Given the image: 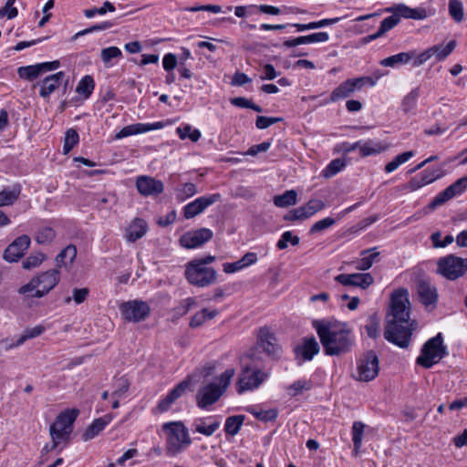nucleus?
<instances>
[{"instance_id":"obj_1","label":"nucleus","mask_w":467,"mask_h":467,"mask_svg":"<svg viewBox=\"0 0 467 467\" xmlns=\"http://www.w3.org/2000/svg\"><path fill=\"white\" fill-rule=\"evenodd\" d=\"M408 296L406 289H398L393 292L384 330L385 339L401 348L409 347L415 329V322L410 317Z\"/></svg>"},{"instance_id":"obj_2","label":"nucleus","mask_w":467,"mask_h":467,"mask_svg":"<svg viewBox=\"0 0 467 467\" xmlns=\"http://www.w3.org/2000/svg\"><path fill=\"white\" fill-rule=\"evenodd\" d=\"M312 327L317 331L326 355L337 356L348 350L350 331L347 324L323 318L313 320Z\"/></svg>"},{"instance_id":"obj_3","label":"nucleus","mask_w":467,"mask_h":467,"mask_svg":"<svg viewBox=\"0 0 467 467\" xmlns=\"http://www.w3.org/2000/svg\"><path fill=\"white\" fill-rule=\"evenodd\" d=\"M241 372L236 384L238 394L258 389L269 377V373L262 369L263 359L254 350H248L240 358Z\"/></svg>"},{"instance_id":"obj_4","label":"nucleus","mask_w":467,"mask_h":467,"mask_svg":"<svg viewBox=\"0 0 467 467\" xmlns=\"http://www.w3.org/2000/svg\"><path fill=\"white\" fill-rule=\"evenodd\" d=\"M387 12L392 13V16L386 17L380 24L379 30L371 35H368L365 40L366 42L374 40L382 36L385 33L396 26L400 17L410 18L415 20H422L427 17V12L422 7L411 8L404 4H399L386 9Z\"/></svg>"},{"instance_id":"obj_5","label":"nucleus","mask_w":467,"mask_h":467,"mask_svg":"<svg viewBox=\"0 0 467 467\" xmlns=\"http://www.w3.org/2000/svg\"><path fill=\"white\" fill-rule=\"evenodd\" d=\"M162 430L167 435L165 452L169 457L180 454L192 443L188 429L182 421L166 422Z\"/></svg>"},{"instance_id":"obj_6","label":"nucleus","mask_w":467,"mask_h":467,"mask_svg":"<svg viewBox=\"0 0 467 467\" xmlns=\"http://www.w3.org/2000/svg\"><path fill=\"white\" fill-rule=\"evenodd\" d=\"M78 414L79 410L78 409H67L57 416L55 421L49 428L52 448H57L61 441L68 440L72 432L73 423Z\"/></svg>"},{"instance_id":"obj_7","label":"nucleus","mask_w":467,"mask_h":467,"mask_svg":"<svg viewBox=\"0 0 467 467\" xmlns=\"http://www.w3.org/2000/svg\"><path fill=\"white\" fill-rule=\"evenodd\" d=\"M184 275L192 285L207 287L216 282L218 275L213 267L202 265L192 260L185 265Z\"/></svg>"},{"instance_id":"obj_8","label":"nucleus","mask_w":467,"mask_h":467,"mask_svg":"<svg viewBox=\"0 0 467 467\" xmlns=\"http://www.w3.org/2000/svg\"><path fill=\"white\" fill-rule=\"evenodd\" d=\"M446 354L447 351L443 346L441 334L439 333L423 345L420 355L417 358V364L425 368H430L437 364Z\"/></svg>"},{"instance_id":"obj_9","label":"nucleus","mask_w":467,"mask_h":467,"mask_svg":"<svg viewBox=\"0 0 467 467\" xmlns=\"http://www.w3.org/2000/svg\"><path fill=\"white\" fill-rule=\"evenodd\" d=\"M249 350H254L258 355L264 352L273 359H279L283 352L275 335L266 327L259 329L256 344Z\"/></svg>"},{"instance_id":"obj_10","label":"nucleus","mask_w":467,"mask_h":467,"mask_svg":"<svg viewBox=\"0 0 467 467\" xmlns=\"http://www.w3.org/2000/svg\"><path fill=\"white\" fill-rule=\"evenodd\" d=\"M438 273L449 280H456L467 272V258L449 254L439 259Z\"/></svg>"},{"instance_id":"obj_11","label":"nucleus","mask_w":467,"mask_h":467,"mask_svg":"<svg viewBox=\"0 0 467 467\" xmlns=\"http://www.w3.org/2000/svg\"><path fill=\"white\" fill-rule=\"evenodd\" d=\"M121 317L127 322L139 323L144 321L150 313L149 304L142 300H129L119 306Z\"/></svg>"},{"instance_id":"obj_12","label":"nucleus","mask_w":467,"mask_h":467,"mask_svg":"<svg viewBox=\"0 0 467 467\" xmlns=\"http://www.w3.org/2000/svg\"><path fill=\"white\" fill-rule=\"evenodd\" d=\"M379 361L373 350L365 353L357 363V380L368 382L373 380L379 374Z\"/></svg>"},{"instance_id":"obj_13","label":"nucleus","mask_w":467,"mask_h":467,"mask_svg":"<svg viewBox=\"0 0 467 467\" xmlns=\"http://www.w3.org/2000/svg\"><path fill=\"white\" fill-rule=\"evenodd\" d=\"M467 189V176L462 177L448 186L444 191L436 195L429 203V208L434 210L443 205L455 196L462 194Z\"/></svg>"},{"instance_id":"obj_14","label":"nucleus","mask_w":467,"mask_h":467,"mask_svg":"<svg viewBox=\"0 0 467 467\" xmlns=\"http://www.w3.org/2000/svg\"><path fill=\"white\" fill-rule=\"evenodd\" d=\"M223 395V389H219L217 383H208L196 393V404L201 410H206L209 406L216 403Z\"/></svg>"},{"instance_id":"obj_15","label":"nucleus","mask_w":467,"mask_h":467,"mask_svg":"<svg viewBox=\"0 0 467 467\" xmlns=\"http://www.w3.org/2000/svg\"><path fill=\"white\" fill-rule=\"evenodd\" d=\"M213 236L212 230L208 228H200L190 231L182 234L180 238V244L187 249H194L209 242Z\"/></svg>"},{"instance_id":"obj_16","label":"nucleus","mask_w":467,"mask_h":467,"mask_svg":"<svg viewBox=\"0 0 467 467\" xmlns=\"http://www.w3.org/2000/svg\"><path fill=\"white\" fill-rule=\"evenodd\" d=\"M220 200V193L201 196L184 206L183 216L192 219Z\"/></svg>"},{"instance_id":"obj_17","label":"nucleus","mask_w":467,"mask_h":467,"mask_svg":"<svg viewBox=\"0 0 467 467\" xmlns=\"http://www.w3.org/2000/svg\"><path fill=\"white\" fill-rule=\"evenodd\" d=\"M319 350L320 347L315 337H304L302 343L294 348L295 358L298 364L310 361Z\"/></svg>"},{"instance_id":"obj_18","label":"nucleus","mask_w":467,"mask_h":467,"mask_svg":"<svg viewBox=\"0 0 467 467\" xmlns=\"http://www.w3.org/2000/svg\"><path fill=\"white\" fill-rule=\"evenodd\" d=\"M136 188L140 194L144 197L156 196L164 191V185L161 181L147 175H141L137 178Z\"/></svg>"},{"instance_id":"obj_19","label":"nucleus","mask_w":467,"mask_h":467,"mask_svg":"<svg viewBox=\"0 0 467 467\" xmlns=\"http://www.w3.org/2000/svg\"><path fill=\"white\" fill-rule=\"evenodd\" d=\"M59 66L60 62L58 60H54L51 62H44L32 66L20 67L17 72L20 78L32 81L43 73L58 68Z\"/></svg>"},{"instance_id":"obj_20","label":"nucleus","mask_w":467,"mask_h":467,"mask_svg":"<svg viewBox=\"0 0 467 467\" xmlns=\"http://www.w3.org/2000/svg\"><path fill=\"white\" fill-rule=\"evenodd\" d=\"M30 238L24 234L15 239L5 250L3 257L8 262H17L30 245Z\"/></svg>"},{"instance_id":"obj_21","label":"nucleus","mask_w":467,"mask_h":467,"mask_svg":"<svg viewBox=\"0 0 467 467\" xmlns=\"http://www.w3.org/2000/svg\"><path fill=\"white\" fill-rule=\"evenodd\" d=\"M38 283L39 291L36 296L40 298L52 290L59 282L60 273L57 269H51L35 277Z\"/></svg>"},{"instance_id":"obj_22","label":"nucleus","mask_w":467,"mask_h":467,"mask_svg":"<svg viewBox=\"0 0 467 467\" xmlns=\"http://www.w3.org/2000/svg\"><path fill=\"white\" fill-rule=\"evenodd\" d=\"M191 385V379L186 378L179 384H177L169 393L161 399L158 403V410L161 412H165L170 410L171 404L175 402L179 398H181L186 390L189 389Z\"/></svg>"},{"instance_id":"obj_23","label":"nucleus","mask_w":467,"mask_h":467,"mask_svg":"<svg viewBox=\"0 0 467 467\" xmlns=\"http://www.w3.org/2000/svg\"><path fill=\"white\" fill-rule=\"evenodd\" d=\"M64 77V72L60 71L56 74L49 75L41 82L36 83V86L40 87L39 95L44 99L48 98L50 94L59 88Z\"/></svg>"},{"instance_id":"obj_24","label":"nucleus","mask_w":467,"mask_h":467,"mask_svg":"<svg viewBox=\"0 0 467 467\" xmlns=\"http://www.w3.org/2000/svg\"><path fill=\"white\" fill-rule=\"evenodd\" d=\"M163 123L161 121L154 123H135L131 125H128L121 129L117 134V139L125 138L131 135H136L143 132H148L153 130H160L163 128Z\"/></svg>"},{"instance_id":"obj_25","label":"nucleus","mask_w":467,"mask_h":467,"mask_svg":"<svg viewBox=\"0 0 467 467\" xmlns=\"http://www.w3.org/2000/svg\"><path fill=\"white\" fill-rule=\"evenodd\" d=\"M417 292L420 302L426 306L434 305L438 299L436 287L425 280L417 283Z\"/></svg>"},{"instance_id":"obj_26","label":"nucleus","mask_w":467,"mask_h":467,"mask_svg":"<svg viewBox=\"0 0 467 467\" xmlns=\"http://www.w3.org/2000/svg\"><path fill=\"white\" fill-rule=\"evenodd\" d=\"M148 231V224L141 218H135L126 228L125 238L130 243H134L142 238Z\"/></svg>"},{"instance_id":"obj_27","label":"nucleus","mask_w":467,"mask_h":467,"mask_svg":"<svg viewBox=\"0 0 467 467\" xmlns=\"http://www.w3.org/2000/svg\"><path fill=\"white\" fill-rule=\"evenodd\" d=\"M113 417L111 414H106L103 417L94 420L83 433V441H87L94 439L105 429L108 424L110 423Z\"/></svg>"},{"instance_id":"obj_28","label":"nucleus","mask_w":467,"mask_h":467,"mask_svg":"<svg viewBox=\"0 0 467 467\" xmlns=\"http://www.w3.org/2000/svg\"><path fill=\"white\" fill-rule=\"evenodd\" d=\"M220 427V421L213 417L199 419L195 422V431L205 436H212Z\"/></svg>"},{"instance_id":"obj_29","label":"nucleus","mask_w":467,"mask_h":467,"mask_svg":"<svg viewBox=\"0 0 467 467\" xmlns=\"http://www.w3.org/2000/svg\"><path fill=\"white\" fill-rule=\"evenodd\" d=\"M415 57V50H411L409 52H401L386 58H383L379 64L383 67H394L398 65H405L408 64L410 60Z\"/></svg>"},{"instance_id":"obj_30","label":"nucleus","mask_w":467,"mask_h":467,"mask_svg":"<svg viewBox=\"0 0 467 467\" xmlns=\"http://www.w3.org/2000/svg\"><path fill=\"white\" fill-rule=\"evenodd\" d=\"M316 213L313 211L311 205L308 203V202L296 209L290 210L285 215V221H297V220H306L312 215H314Z\"/></svg>"},{"instance_id":"obj_31","label":"nucleus","mask_w":467,"mask_h":467,"mask_svg":"<svg viewBox=\"0 0 467 467\" xmlns=\"http://www.w3.org/2000/svg\"><path fill=\"white\" fill-rule=\"evenodd\" d=\"M77 256V247L74 244H68L56 257L57 267L67 266L72 264Z\"/></svg>"},{"instance_id":"obj_32","label":"nucleus","mask_w":467,"mask_h":467,"mask_svg":"<svg viewBox=\"0 0 467 467\" xmlns=\"http://www.w3.org/2000/svg\"><path fill=\"white\" fill-rule=\"evenodd\" d=\"M45 331V327L42 325L36 326L32 328H26L24 333L19 337L16 343L5 347V350L19 347L24 344L27 339L36 337Z\"/></svg>"},{"instance_id":"obj_33","label":"nucleus","mask_w":467,"mask_h":467,"mask_svg":"<svg viewBox=\"0 0 467 467\" xmlns=\"http://www.w3.org/2000/svg\"><path fill=\"white\" fill-rule=\"evenodd\" d=\"M313 386L314 385L311 379H301L296 380L291 385L287 386L285 389L287 390L288 395L294 398L302 394L304 391H308L312 389Z\"/></svg>"},{"instance_id":"obj_34","label":"nucleus","mask_w":467,"mask_h":467,"mask_svg":"<svg viewBox=\"0 0 467 467\" xmlns=\"http://www.w3.org/2000/svg\"><path fill=\"white\" fill-rule=\"evenodd\" d=\"M379 254L376 252L375 249L363 251L361 253V258L357 259L354 262L356 264V268L358 270H367L370 268Z\"/></svg>"},{"instance_id":"obj_35","label":"nucleus","mask_w":467,"mask_h":467,"mask_svg":"<svg viewBox=\"0 0 467 467\" xmlns=\"http://www.w3.org/2000/svg\"><path fill=\"white\" fill-rule=\"evenodd\" d=\"M244 420V415H234L228 417L225 420L224 431L232 436L236 435L241 430Z\"/></svg>"},{"instance_id":"obj_36","label":"nucleus","mask_w":467,"mask_h":467,"mask_svg":"<svg viewBox=\"0 0 467 467\" xmlns=\"http://www.w3.org/2000/svg\"><path fill=\"white\" fill-rule=\"evenodd\" d=\"M21 193V187L15 185L11 190L0 192V207L12 205Z\"/></svg>"},{"instance_id":"obj_37","label":"nucleus","mask_w":467,"mask_h":467,"mask_svg":"<svg viewBox=\"0 0 467 467\" xmlns=\"http://www.w3.org/2000/svg\"><path fill=\"white\" fill-rule=\"evenodd\" d=\"M365 424L361 421H355L352 425V441L354 442V455H358L362 445V438Z\"/></svg>"},{"instance_id":"obj_38","label":"nucleus","mask_w":467,"mask_h":467,"mask_svg":"<svg viewBox=\"0 0 467 467\" xmlns=\"http://www.w3.org/2000/svg\"><path fill=\"white\" fill-rule=\"evenodd\" d=\"M217 310H208L207 308H202L200 312H197L194 316L192 317L190 321V327L192 328H196L201 327L206 320L213 319L217 316Z\"/></svg>"},{"instance_id":"obj_39","label":"nucleus","mask_w":467,"mask_h":467,"mask_svg":"<svg viewBox=\"0 0 467 467\" xmlns=\"http://www.w3.org/2000/svg\"><path fill=\"white\" fill-rule=\"evenodd\" d=\"M297 193L294 190L285 191L283 194L274 197V204L277 207H288L296 203Z\"/></svg>"},{"instance_id":"obj_40","label":"nucleus","mask_w":467,"mask_h":467,"mask_svg":"<svg viewBox=\"0 0 467 467\" xmlns=\"http://www.w3.org/2000/svg\"><path fill=\"white\" fill-rule=\"evenodd\" d=\"M250 414H252L254 418L264 422L274 421L278 417V410L277 409H270L267 410H257L254 408H248L246 410Z\"/></svg>"},{"instance_id":"obj_41","label":"nucleus","mask_w":467,"mask_h":467,"mask_svg":"<svg viewBox=\"0 0 467 467\" xmlns=\"http://www.w3.org/2000/svg\"><path fill=\"white\" fill-rule=\"evenodd\" d=\"M448 10L449 15L456 23H461L463 21V4L460 0H450L448 5Z\"/></svg>"},{"instance_id":"obj_42","label":"nucleus","mask_w":467,"mask_h":467,"mask_svg":"<svg viewBox=\"0 0 467 467\" xmlns=\"http://www.w3.org/2000/svg\"><path fill=\"white\" fill-rule=\"evenodd\" d=\"M374 278L368 273L352 274V287L366 289L371 285Z\"/></svg>"},{"instance_id":"obj_43","label":"nucleus","mask_w":467,"mask_h":467,"mask_svg":"<svg viewBox=\"0 0 467 467\" xmlns=\"http://www.w3.org/2000/svg\"><path fill=\"white\" fill-rule=\"evenodd\" d=\"M413 155L414 152L412 150L405 151L401 154H399L385 166V171L388 173L394 171L401 164L408 161Z\"/></svg>"},{"instance_id":"obj_44","label":"nucleus","mask_w":467,"mask_h":467,"mask_svg":"<svg viewBox=\"0 0 467 467\" xmlns=\"http://www.w3.org/2000/svg\"><path fill=\"white\" fill-rule=\"evenodd\" d=\"M95 88L94 79L91 76H85L79 81L77 87V92L80 95H83L85 98H88L93 92Z\"/></svg>"},{"instance_id":"obj_45","label":"nucleus","mask_w":467,"mask_h":467,"mask_svg":"<svg viewBox=\"0 0 467 467\" xmlns=\"http://www.w3.org/2000/svg\"><path fill=\"white\" fill-rule=\"evenodd\" d=\"M175 193L178 200L184 201L197 193V187L194 183L186 182L177 187Z\"/></svg>"},{"instance_id":"obj_46","label":"nucleus","mask_w":467,"mask_h":467,"mask_svg":"<svg viewBox=\"0 0 467 467\" xmlns=\"http://www.w3.org/2000/svg\"><path fill=\"white\" fill-rule=\"evenodd\" d=\"M56 237V232L53 228L46 226L40 228L36 234V241L39 244H49Z\"/></svg>"},{"instance_id":"obj_47","label":"nucleus","mask_w":467,"mask_h":467,"mask_svg":"<svg viewBox=\"0 0 467 467\" xmlns=\"http://www.w3.org/2000/svg\"><path fill=\"white\" fill-rule=\"evenodd\" d=\"M116 9H115V6L113 4H111L110 2L109 1H105L103 3V5L99 8H97V7H94V8H89V9H85L84 10V15L86 17L88 18H91L93 17L95 15H105L107 11L109 12H114Z\"/></svg>"},{"instance_id":"obj_48","label":"nucleus","mask_w":467,"mask_h":467,"mask_svg":"<svg viewBox=\"0 0 467 467\" xmlns=\"http://www.w3.org/2000/svg\"><path fill=\"white\" fill-rule=\"evenodd\" d=\"M344 161L340 159L333 160L321 172L325 178H331L344 167Z\"/></svg>"},{"instance_id":"obj_49","label":"nucleus","mask_w":467,"mask_h":467,"mask_svg":"<svg viewBox=\"0 0 467 467\" xmlns=\"http://www.w3.org/2000/svg\"><path fill=\"white\" fill-rule=\"evenodd\" d=\"M231 104L239 108L252 109L256 112H262V108L254 104L251 99L244 97L233 98L230 100Z\"/></svg>"},{"instance_id":"obj_50","label":"nucleus","mask_w":467,"mask_h":467,"mask_svg":"<svg viewBox=\"0 0 467 467\" xmlns=\"http://www.w3.org/2000/svg\"><path fill=\"white\" fill-rule=\"evenodd\" d=\"M350 93V80L348 79L338 86L331 94V101H337L347 98Z\"/></svg>"},{"instance_id":"obj_51","label":"nucleus","mask_w":467,"mask_h":467,"mask_svg":"<svg viewBox=\"0 0 467 467\" xmlns=\"http://www.w3.org/2000/svg\"><path fill=\"white\" fill-rule=\"evenodd\" d=\"M100 57L103 63L108 65L111 59L121 57L122 52L117 47H109L101 50Z\"/></svg>"},{"instance_id":"obj_52","label":"nucleus","mask_w":467,"mask_h":467,"mask_svg":"<svg viewBox=\"0 0 467 467\" xmlns=\"http://www.w3.org/2000/svg\"><path fill=\"white\" fill-rule=\"evenodd\" d=\"M177 132L181 139L189 138L192 142H196L201 137V132L196 129H192L190 125L178 128Z\"/></svg>"},{"instance_id":"obj_53","label":"nucleus","mask_w":467,"mask_h":467,"mask_svg":"<svg viewBox=\"0 0 467 467\" xmlns=\"http://www.w3.org/2000/svg\"><path fill=\"white\" fill-rule=\"evenodd\" d=\"M197 302L194 297H187L182 300L178 306L174 308L175 315L182 317L186 315L192 308L196 306Z\"/></svg>"},{"instance_id":"obj_54","label":"nucleus","mask_w":467,"mask_h":467,"mask_svg":"<svg viewBox=\"0 0 467 467\" xmlns=\"http://www.w3.org/2000/svg\"><path fill=\"white\" fill-rule=\"evenodd\" d=\"M336 223V220L332 217H326L316 222L310 228V234H317L328 229Z\"/></svg>"},{"instance_id":"obj_55","label":"nucleus","mask_w":467,"mask_h":467,"mask_svg":"<svg viewBox=\"0 0 467 467\" xmlns=\"http://www.w3.org/2000/svg\"><path fill=\"white\" fill-rule=\"evenodd\" d=\"M439 48L436 47H431L425 50L424 52L420 53V55H417L415 53V57H413V63L412 65L414 67H420L426 63L431 57L434 56L435 52L438 51Z\"/></svg>"},{"instance_id":"obj_56","label":"nucleus","mask_w":467,"mask_h":467,"mask_svg":"<svg viewBox=\"0 0 467 467\" xmlns=\"http://www.w3.org/2000/svg\"><path fill=\"white\" fill-rule=\"evenodd\" d=\"M379 78L374 79L372 77H361L352 79V92L360 90L363 87H373Z\"/></svg>"},{"instance_id":"obj_57","label":"nucleus","mask_w":467,"mask_h":467,"mask_svg":"<svg viewBox=\"0 0 467 467\" xmlns=\"http://www.w3.org/2000/svg\"><path fill=\"white\" fill-rule=\"evenodd\" d=\"M419 98V88L412 89L403 99L402 107L405 111L412 109L417 103Z\"/></svg>"},{"instance_id":"obj_58","label":"nucleus","mask_w":467,"mask_h":467,"mask_svg":"<svg viewBox=\"0 0 467 467\" xmlns=\"http://www.w3.org/2000/svg\"><path fill=\"white\" fill-rule=\"evenodd\" d=\"M37 291H39V286L35 277L18 290L19 294L32 297H36V294Z\"/></svg>"},{"instance_id":"obj_59","label":"nucleus","mask_w":467,"mask_h":467,"mask_svg":"<svg viewBox=\"0 0 467 467\" xmlns=\"http://www.w3.org/2000/svg\"><path fill=\"white\" fill-rule=\"evenodd\" d=\"M45 259V254L38 253L36 254H31L23 261L24 269H31L38 266Z\"/></svg>"},{"instance_id":"obj_60","label":"nucleus","mask_w":467,"mask_h":467,"mask_svg":"<svg viewBox=\"0 0 467 467\" xmlns=\"http://www.w3.org/2000/svg\"><path fill=\"white\" fill-rule=\"evenodd\" d=\"M115 385V390L111 394V396L114 398H121L130 388L129 380L123 377L117 379Z\"/></svg>"},{"instance_id":"obj_61","label":"nucleus","mask_w":467,"mask_h":467,"mask_svg":"<svg viewBox=\"0 0 467 467\" xmlns=\"http://www.w3.org/2000/svg\"><path fill=\"white\" fill-rule=\"evenodd\" d=\"M426 185H428L427 182L420 173L413 177L410 181H409L408 183L405 185L404 189L410 192H414Z\"/></svg>"},{"instance_id":"obj_62","label":"nucleus","mask_w":467,"mask_h":467,"mask_svg":"<svg viewBox=\"0 0 467 467\" xmlns=\"http://www.w3.org/2000/svg\"><path fill=\"white\" fill-rule=\"evenodd\" d=\"M329 38L328 34L326 32L313 33L307 36H302L303 44H311L317 42H326Z\"/></svg>"},{"instance_id":"obj_63","label":"nucleus","mask_w":467,"mask_h":467,"mask_svg":"<svg viewBox=\"0 0 467 467\" xmlns=\"http://www.w3.org/2000/svg\"><path fill=\"white\" fill-rule=\"evenodd\" d=\"M234 376V368H228L221 374L219 378V383H217V385H219V389H223V393L226 391Z\"/></svg>"},{"instance_id":"obj_64","label":"nucleus","mask_w":467,"mask_h":467,"mask_svg":"<svg viewBox=\"0 0 467 467\" xmlns=\"http://www.w3.org/2000/svg\"><path fill=\"white\" fill-rule=\"evenodd\" d=\"M428 184L432 183L442 176V171L440 168L427 169L420 172Z\"/></svg>"}]
</instances>
